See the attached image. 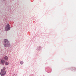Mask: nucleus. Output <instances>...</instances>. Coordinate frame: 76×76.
Wrapping results in <instances>:
<instances>
[{"label": "nucleus", "instance_id": "nucleus-1", "mask_svg": "<svg viewBox=\"0 0 76 76\" xmlns=\"http://www.w3.org/2000/svg\"><path fill=\"white\" fill-rule=\"evenodd\" d=\"M6 74V67H4L1 70L0 75L1 76H5Z\"/></svg>", "mask_w": 76, "mask_h": 76}, {"label": "nucleus", "instance_id": "nucleus-2", "mask_svg": "<svg viewBox=\"0 0 76 76\" xmlns=\"http://www.w3.org/2000/svg\"><path fill=\"white\" fill-rule=\"evenodd\" d=\"M4 42L6 43L5 45H4V47H9L10 46V44L9 43V41L8 40L6 39H4Z\"/></svg>", "mask_w": 76, "mask_h": 76}, {"label": "nucleus", "instance_id": "nucleus-3", "mask_svg": "<svg viewBox=\"0 0 76 76\" xmlns=\"http://www.w3.org/2000/svg\"><path fill=\"white\" fill-rule=\"evenodd\" d=\"M10 29V25L9 24H7V25L5 27V30L6 31H9V30Z\"/></svg>", "mask_w": 76, "mask_h": 76}, {"label": "nucleus", "instance_id": "nucleus-4", "mask_svg": "<svg viewBox=\"0 0 76 76\" xmlns=\"http://www.w3.org/2000/svg\"><path fill=\"white\" fill-rule=\"evenodd\" d=\"M0 62L1 64H4L5 63V61L4 59H1V60Z\"/></svg>", "mask_w": 76, "mask_h": 76}, {"label": "nucleus", "instance_id": "nucleus-5", "mask_svg": "<svg viewBox=\"0 0 76 76\" xmlns=\"http://www.w3.org/2000/svg\"><path fill=\"white\" fill-rule=\"evenodd\" d=\"M5 60H7L8 59V57L7 56H5L4 58Z\"/></svg>", "mask_w": 76, "mask_h": 76}, {"label": "nucleus", "instance_id": "nucleus-6", "mask_svg": "<svg viewBox=\"0 0 76 76\" xmlns=\"http://www.w3.org/2000/svg\"><path fill=\"white\" fill-rule=\"evenodd\" d=\"M9 63L7 62L5 63V65H9Z\"/></svg>", "mask_w": 76, "mask_h": 76}, {"label": "nucleus", "instance_id": "nucleus-7", "mask_svg": "<svg viewBox=\"0 0 76 76\" xmlns=\"http://www.w3.org/2000/svg\"><path fill=\"white\" fill-rule=\"evenodd\" d=\"M20 64L22 65L23 64V61H21L20 62Z\"/></svg>", "mask_w": 76, "mask_h": 76}, {"label": "nucleus", "instance_id": "nucleus-8", "mask_svg": "<svg viewBox=\"0 0 76 76\" xmlns=\"http://www.w3.org/2000/svg\"><path fill=\"white\" fill-rule=\"evenodd\" d=\"M3 0L4 1V0Z\"/></svg>", "mask_w": 76, "mask_h": 76}]
</instances>
